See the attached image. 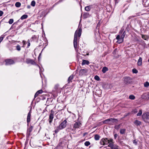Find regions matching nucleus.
<instances>
[{
	"label": "nucleus",
	"mask_w": 149,
	"mask_h": 149,
	"mask_svg": "<svg viewBox=\"0 0 149 149\" xmlns=\"http://www.w3.org/2000/svg\"><path fill=\"white\" fill-rule=\"evenodd\" d=\"M6 65H10L14 63V61L11 59H7L5 60Z\"/></svg>",
	"instance_id": "obj_5"
},
{
	"label": "nucleus",
	"mask_w": 149,
	"mask_h": 149,
	"mask_svg": "<svg viewBox=\"0 0 149 149\" xmlns=\"http://www.w3.org/2000/svg\"><path fill=\"white\" fill-rule=\"evenodd\" d=\"M142 113V109H140L138 113L137 114V116H140L141 115Z\"/></svg>",
	"instance_id": "obj_31"
},
{
	"label": "nucleus",
	"mask_w": 149,
	"mask_h": 149,
	"mask_svg": "<svg viewBox=\"0 0 149 149\" xmlns=\"http://www.w3.org/2000/svg\"><path fill=\"white\" fill-rule=\"evenodd\" d=\"M39 94L38 93H37V92L36 93L35 95V96H34V97H37L38 95Z\"/></svg>",
	"instance_id": "obj_51"
},
{
	"label": "nucleus",
	"mask_w": 149,
	"mask_h": 149,
	"mask_svg": "<svg viewBox=\"0 0 149 149\" xmlns=\"http://www.w3.org/2000/svg\"><path fill=\"white\" fill-rule=\"evenodd\" d=\"M133 112L134 113H136L138 111L136 109H135L133 111Z\"/></svg>",
	"instance_id": "obj_48"
},
{
	"label": "nucleus",
	"mask_w": 149,
	"mask_h": 149,
	"mask_svg": "<svg viewBox=\"0 0 149 149\" xmlns=\"http://www.w3.org/2000/svg\"><path fill=\"white\" fill-rule=\"evenodd\" d=\"M25 42H26L25 41H24V40H23V42L24 43V45L25 44Z\"/></svg>",
	"instance_id": "obj_58"
},
{
	"label": "nucleus",
	"mask_w": 149,
	"mask_h": 149,
	"mask_svg": "<svg viewBox=\"0 0 149 149\" xmlns=\"http://www.w3.org/2000/svg\"><path fill=\"white\" fill-rule=\"evenodd\" d=\"M141 97L144 99H149V93H145L142 95Z\"/></svg>",
	"instance_id": "obj_7"
},
{
	"label": "nucleus",
	"mask_w": 149,
	"mask_h": 149,
	"mask_svg": "<svg viewBox=\"0 0 149 149\" xmlns=\"http://www.w3.org/2000/svg\"><path fill=\"white\" fill-rule=\"evenodd\" d=\"M31 8V6H29V5H28V6H27V8H28L29 9V8Z\"/></svg>",
	"instance_id": "obj_57"
},
{
	"label": "nucleus",
	"mask_w": 149,
	"mask_h": 149,
	"mask_svg": "<svg viewBox=\"0 0 149 149\" xmlns=\"http://www.w3.org/2000/svg\"><path fill=\"white\" fill-rule=\"evenodd\" d=\"M147 36L146 35H142V38L145 40H146Z\"/></svg>",
	"instance_id": "obj_42"
},
{
	"label": "nucleus",
	"mask_w": 149,
	"mask_h": 149,
	"mask_svg": "<svg viewBox=\"0 0 149 149\" xmlns=\"http://www.w3.org/2000/svg\"><path fill=\"white\" fill-rule=\"evenodd\" d=\"M67 121L66 120H64L58 126V128L61 130L65 128L67 125Z\"/></svg>",
	"instance_id": "obj_3"
},
{
	"label": "nucleus",
	"mask_w": 149,
	"mask_h": 149,
	"mask_svg": "<svg viewBox=\"0 0 149 149\" xmlns=\"http://www.w3.org/2000/svg\"><path fill=\"white\" fill-rule=\"evenodd\" d=\"M84 144L85 146H87L90 145V143L89 141H87Z\"/></svg>",
	"instance_id": "obj_34"
},
{
	"label": "nucleus",
	"mask_w": 149,
	"mask_h": 149,
	"mask_svg": "<svg viewBox=\"0 0 149 149\" xmlns=\"http://www.w3.org/2000/svg\"><path fill=\"white\" fill-rule=\"evenodd\" d=\"M59 86V85L58 84H56V85L55 86V87H54V88H55L56 89V90H57L58 89V87Z\"/></svg>",
	"instance_id": "obj_46"
},
{
	"label": "nucleus",
	"mask_w": 149,
	"mask_h": 149,
	"mask_svg": "<svg viewBox=\"0 0 149 149\" xmlns=\"http://www.w3.org/2000/svg\"><path fill=\"white\" fill-rule=\"evenodd\" d=\"M81 31L82 30L80 28L78 29V36L79 37H80L81 35Z\"/></svg>",
	"instance_id": "obj_27"
},
{
	"label": "nucleus",
	"mask_w": 149,
	"mask_h": 149,
	"mask_svg": "<svg viewBox=\"0 0 149 149\" xmlns=\"http://www.w3.org/2000/svg\"><path fill=\"white\" fill-rule=\"evenodd\" d=\"M144 86L145 87H147L149 86V83L148 81L146 82L144 84Z\"/></svg>",
	"instance_id": "obj_26"
},
{
	"label": "nucleus",
	"mask_w": 149,
	"mask_h": 149,
	"mask_svg": "<svg viewBox=\"0 0 149 149\" xmlns=\"http://www.w3.org/2000/svg\"><path fill=\"white\" fill-rule=\"evenodd\" d=\"M104 145L107 144L109 143V141L107 138H106L104 139Z\"/></svg>",
	"instance_id": "obj_19"
},
{
	"label": "nucleus",
	"mask_w": 149,
	"mask_h": 149,
	"mask_svg": "<svg viewBox=\"0 0 149 149\" xmlns=\"http://www.w3.org/2000/svg\"><path fill=\"white\" fill-rule=\"evenodd\" d=\"M120 128V125H116L115 126V128L116 129L118 130Z\"/></svg>",
	"instance_id": "obj_40"
},
{
	"label": "nucleus",
	"mask_w": 149,
	"mask_h": 149,
	"mask_svg": "<svg viewBox=\"0 0 149 149\" xmlns=\"http://www.w3.org/2000/svg\"><path fill=\"white\" fill-rule=\"evenodd\" d=\"M37 92V93H38L39 94H40L42 93L43 91L42 90H40L38 91Z\"/></svg>",
	"instance_id": "obj_45"
},
{
	"label": "nucleus",
	"mask_w": 149,
	"mask_h": 149,
	"mask_svg": "<svg viewBox=\"0 0 149 149\" xmlns=\"http://www.w3.org/2000/svg\"><path fill=\"white\" fill-rule=\"evenodd\" d=\"M81 124V123L79 122H76L74 125V127L75 128H79Z\"/></svg>",
	"instance_id": "obj_12"
},
{
	"label": "nucleus",
	"mask_w": 149,
	"mask_h": 149,
	"mask_svg": "<svg viewBox=\"0 0 149 149\" xmlns=\"http://www.w3.org/2000/svg\"><path fill=\"white\" fill-rule=\"evenodd\" d=\"M73 75H71L68 78V83H70V82H71L72 80L73 79Z\"/></svg>",
	"instance_id": "obj_22"
},
{
	"label": "nucleus",
	"mask_w": 149,
	"mask_h": 149,
	"mask_svg": "<svg viewBox=\"0 0 149 149\" xmlns=\"http://www.w3.org/2000/svg\"><path fill=\"white\" fill-rule=\"evenodd\" d=\"M95 79L97 81H99L100 80L99 77L97 75H96L94 77Z\"/></svg>",
	"instance_id": "obj_38"
},
{
	"label": "nucleus",
	"mask_w": 149,
	"mask_h": 149,
	"mask_svg": "<svg viewBox=\"0 0 149 149\" xmlns=\"http://www.w3.org/2000/svg\"><path fill=\"white\" fill-rule=\"evenodd\" d=\"M142 118L145 121L149 123V113H144L142 115Z\"/></svg>",
	"instance_id": "obj_2"
},
{
	"label": "nucleus",
	"mask_w": 149,
	"mask_h": 149,
	"mask_svg": "<svg viewBox=\"0 0 149 149\" xmlns=\"http://www.w3.org/2000/svg\"><path fill=\"white\" fill-rule=\"evenodd\" d=\"M54 114L52 113H50V115H49V118L48 120L50 124H51L52 122L53 119L54 118Z\"/></svg>",
	"instance_id": "obj_8"
},
{
	"label": "nucleus",
	"mask_w": 149,
	"mask_h": 149,
	"mask_svg": "<svg viewBox=\"0 0 149 149\" xmlns=\"http://www.w3.org/2000/svg\"><path fill=\"white\" fill-rule=\"evenodd\" d=\"M36 2L35 1H32L31 3V5L33 6H35Z\"/></svg>",
	"instance_id": "obj_36"
},
{
	"label": "nucleus",
	"mask_w": 149,
	"mask_h": 149,
	"mask_svg": "<svg viewBox=\"0 0 149 149\" xmlns=\"http://www.w3.org/2000/svg\"><path fill=\"white\" fill-rule=\"evenodd\" d=\"M118 136V134H116L114 135V138L115 139H116Z\"/></svg>",
	"instance_id": "obj_50"
},
{
	"label": "nucleus",
	"mask_w": 149,
	"mask_h": 149,
	"mask_svg": "<svg viewBox=\"0 0 149 149\" xmlns=\"http://www.w3.org/2000/svg\"><path fill=\"white\" fill-rule=\"evenodd\" d=\"M61 130V129H60L59 128H58V126L57 127V129L55 130L54 131V132H55V133H57L60 130Z\"/></svg>",
	"instance_id": "obj_39"
},
{
	"label": "nucleus",
	"mask_w": 149,
	"mask_h": 149,
	"mask_svg": "<svg viewBox=\"0 0 149 149\" xmlns=\"http://www.w3.org/2000/svg\"><path fill=\"white\" fill-rule=\"evenodd\" d=\"M77 37L74 36V42H77Z\"/></svg>",
	"instance_id": "obj_47"
},
{
	"label": "nucleus",
	"mask_w": 149,
	"mask_h": 149,
	"mask_svg": "<svg viewBox=\"0 0 149 149\" xmlns=\"http://www.w3.org/2000/svg\"><path fill=\"white\" fill-rule=\"evenodd\" d=\"M129 98L131 100H134L135 98V97L133 95H131L129 97Z\"/></svg>",
	"instance_id": "obj_28"
},
{
	"label": "nucleus",
	"mask_w": 149,
	"mask_h": 149,
	"mask_svg": "<svg viewBox=\"0 0 149 149\" xmlns=\"http://www.w3.org/2000/svg\"><path fill=\"white\" fill-rule=\"evenodd\" d=\"M32 129L33 127L32 126H31L28 129L27 133L29 134V135L30 134L31 132L32 131Z\"/></svg>",
	"instance_id": "obj_18"
},
{
	"label": "nucleus",
	"mask_w": 149,
	"mask_h": 149,
	"mask_svg": "<svg viewBox=\"0 0 149 149\" xmlns=\"http://www.w3.org/2000/svg\"><path fill=\"white\" fill-rule=\"evenodd\" d=\"M113 143H109V146L111 148H112V147L114 145V144H113Z\"/></svg>",
	"instance_id": "obj_44"
},
{
	"label": "nucleus",
	"mask_w": 149,
	"mask_h": 149,
	"mask_svg": "<svg viewBox=\"0 0 149 149\" xmlns=\"http://www.w3.org/2000/svg\"><path fill=\"white\" fill-rule=\"evenodd\" d=\"M108 70V68L106 67H104L103 68L102 71L103 73H105L106 71Z\"/></svg>",
	"instance_id": "obj_17"
},
{
	"label": "nucleus",
	"mask_w": 149,
	"mask_h": 149,
	"mask_svg": "<svg viewBox=\"0 0 149 149\" xmlns=\"http://www.w3.org/2000/svg\"><path fill=\"white\" fill-rule=\"evenodd\" d=\"M91 9V6H88L85 8V10L87 11H89Z\"/></svg>",
	"instance_id": "obj_16"
},
{
	"label": "nucleus",
	"mask_w": 149,
	"mask_h": 149,
	"mask_svg": "<svg viewBox=\"0 0 149 149\" xmlns=\"http://www.w3.org/2000/svg\"><path fill=\"white\" fill-rule=\"evenodd\" d=\"M30 43L29 42L28 44L27 47H29L30 46Z\"/></svg>",
	"instance_id": "obj_56"
},
{
	"label": "nucleus",
	"mask_w": 149,
	"mask_h": 149,
	"mask_svg": "<svg viewBox=\"0 0 149 149\" xmlns=\"http://www.w3.org/2000/svg\"><path fill=\"white\" fill-rule=\"evenodd\" d=\"M90 15L88 13H84L83 15V17L84 18H86L90 17Z\"/></svg>",
	"instance_id": "obj_15"
},
{
	"label": "nucleus",
	"mask_w": 149,
	"mask_h": 149,
	"mask_svg": "<svg viewBox=\"0 0 149 149\" xmlns=\"http://www.w3.org/2000/svg\"><path fill=\"white\" fill-rule=\"evenodd\" d=\"M109 142H110L111 143H113V139H110V140H109Z\"/></svg>",
	"instance_id": "obj_52"
},
{
	"label": "nucleus",
	"mask_w": 149,
	"mask_h": 149,
	"mask_svg": "<svg viewBox=\"0 0 149 149\" xmlns=\"http://www.w3.org/2000/svg\"><path fill=\"white\" fill-rule=\"evenodd\" d=\"M13 19H10L8 21V23L10 24H12L13 22Z\"/></svg>",
	"instance_id": "obj_35"
},
{
	"label": "nucleus",
	"mask_w": 149,
	"mask_h": 149,
	"mask_svg": "<svg viewBox=\"0 0 149 149\" xmlns=\"http://www.w3.org/2000/svg\"><path fill=\"white\" fill-rule=\"evenodd\" d=\"M134 123L136 125H140L141 124V123L140 121L137 120H136L134 122Z\"/></svg>",
	"instance_id": "obj_29"
},
{
	"label": "nucleus",
	"mask_w": 149,
	"mask_h": 149,
	"mask_svg": "<svg viewBox=\"0 0 149 149\" xmlns=\"http://www.w3.org/2000/svg\"><path fill=\"white\" fill-rule=\"evenodd\" d=\"M123 30H124L123 29H121L120 30L119 33H122L123 32Z\"/></svg>",
	"instance_id": "obj_55"
},
{
	"label": "nucleus",
	"mask_w": 149,
	"mask_h": 149,
	"mask_svg": "<svg viewBox=\"0 0 149 149\" xmlns=\"http://www.w3.org/2000/svg\"><path fill=\"white\" fill-rule=\"evenodd\" d=\"M87 70L86 69H82L79 71V74L81 75L85 74L87 72Z\"/></svg>",
	"instance_id": "obj_9"
},
{
	"label": "nucleus",
	"mask_w": 149,
	"mask_h": 149,
	"mask_svg": "<svg viewBox=\"0 0 149 149\" xmlns=\"http://www.w3.org/2000/svg\"><path fill=\"white\" fill-rule=\"evenodd\" d=\"M74 46V48L76 49L77 47V42H73Z\"/></svg>",
	"instance_id": "obj_33"
},
{
	"label": "nucleus",
	"mask_w": 149,
	"mask_h": 149,
	"mask_svg": "<svg viewBox=\"0 0 149 149\" xmlns=\"http://www.w3.org/2000/svg\"><path fill=\"white\" fill-rule=\"evenodd\" d=\"M125 83L126 84H128L132 82L131 79L129 77H125L124 78Z\"/></svg>",
	"instance_id": "obj_4"
},
{
	"label": "nucleus",
	"mask_w": 149,
	"mask_h": 149,
	"mask_svg": "<svg viewBox=\"0 0 149 149\" xmlns=\"http://www.w3.org/2000/svg\"><path fill=\"white\" fill-rule=\"evenodd\" d=\"M15 5L17 7H19L21 6V3L20 2H17L16 3Z\"/></svg>",
	"instance_id": "obj_24"
},
{
	"label": "nucleus",
	"mask_w": 149,
	"mask_h": 149,
	"mask_svg": "<svg viewBox=\"0 0 149 149\" xmlns=\"http://www.w3.org/2000/svg\"><path fill=\"white\" fill-rule=\"evenodd\" d=\"M16 49L18 51H20L21 50V47L19 45H17L16 46Z\"/></svg>",
	"instance_id": "obj_41"
},
{
	"label": "nucleus",
	"mask_w": 149,
	"mask_h": 149,
	"mask_svg": "<svg viewBox=\"0 0 149 149\" xmlns=\"http://www.w3.org/2000/svg\"><path fill=\"white\" fill-rule=\"evenodd\" d=\"M28 17V15H23L21 17L20 19H26Z\"/></svg>",
	"instance_id": "obj_25"
},
{
	"label": "nucleus",
	"mask_w": 149,
	"mask_h": 149,
	"mask_svg": "<svg viewBox=\"0 0 149 149\" xmlns=\"http://www.w3.org/2000/svg\"><path fill=\"white\" fill-rule=\"evenodd\" d=\"M142 64V58L140 57L137 62V64L139 66H141Z\"/></svg>",
	"instance_id": "obj_14"
},
{
	"label": "nucleus",
	"mask_w": 149,
	"mask_h": 149,
	"mask_svg": "<svg viewBox=\"0 0 149 149\" xmlns=\"http://www.w3.org/2000/svg\"><path fill=\"white\" fill-rule=\"evenodd\" d=\"M85 135V134H84V136Z\"/></svg>",
	"instance_id": "obj_60"
},
{
	"label": "nucleus",
	"mask_w": 149,
	"mask_h": 149,
	"mask_svg": "<svg viewBox=\"0 0 149 149\" xmlns=\"http://www.w3.org/2000/svg\"><path fill=\"white\" fill-rule=\"evenodd\" d=\"M118 120L116 119L110 118L107 119L103 121L104 124H109L113 125L114 123H117Z\"/></svg>",
	"instance_id": "obj_1"
},
{
	"label": "nucleus",
	"mask_w": 149,
	"mask_h": 149,
	"mask_svg": "<svg viewBox=\"0 0 149 149\" xmlns=\"http://www.w3.org/2000/svg\"><path fill=\"white\" fill-rule=\"evenodd\" d=\"M78 31L77 30L74 33V36L77 37V35H78Z\"/></svg>",
	"instance_id": "obj_43"
},
{
	"label": "nucleus",
	"mask_w": 149,
	"mask_h": 149,
	"mask_svg": "<svg viewBox=\"0 0 149 149\" xmlns=\"http://www.w3.org/2000/svg\"><path fill=\"white\" fill-rule=\"evenodd\" d=\"M31 116V110H30L28 114L27 117V121L28 123L30 121Z\"/></svg>",
	"instance_id": "obj_13"
},
{
	"label": "nucleus",
	"mask_w": 149,
	"mask_h": 149,
	"mask_svg": "<svg viewBox=\"0 0 149 149\" xmlns=\"http://www.w3.org/2000/svg\"><path fill=\"white\" fill-rule=\"evenodd\" d=\"M116 39L118 40L117 41V43H122V42H120V41H119L120 40V39H121V38H120V36L119 35H118L116 37Z\"/></svg>",
	"instance_id": "obj_21"
},
{
	"label": "nucleus",
	"mask_w": 149,
	"mask_h": 149,
	"mask_svg": "<svg viewBox=\"0 0 149 149\" xmlns=\"http://www.w3.org/2000/svg\"><path fill=\"white\" fill-rule=\"evenodd\" d=\"M104 138L102 139L100 141V143L101 145H104Z\"/></svg>",
	"instance_id": "obj_32"
},
{
	"label": "nucleus",
	"mask_w": 149,
	"mask_h": 149,
	"mask_svg": "<svg viewBox=\"0 0 149 149\" xmlns=\"http://www.w3.org/2000/svg\"><path fill=\"white\" fill-rule=\"evenodd\" d=\"M131 17H129V19H130Z\"/></svg>",
	"instance_id": "obj_59"
},
{
	"label": "nucleus",
	"mask_w": 149,
	"mask_h": 149,
	"mask_svg": "<svg viewBox=\"0 0 149 149\" xmlns=\"http://www.w3.org/2000/svg\"><path fill=\"white\" fill-rule=\"evenodd\" d=\"M3 14V12L1 10H0V17Z\"/></svg>",
	"instance_id": "obj_49"
},
{
	"label": "nucleus",
	"mask_w": 149,
	"mask_h": 149,
	"mask_svg": "<svg viewBox=\"0 0 149 149\" xmlns=\"http://www.w3.org/2000/svg\"><path fill=\"white\" fill-rule=\"evenodd\" d=\"M100 138V136L98 134H95V135L94 139L96 140H99Z\"/></svg>",
	"instance_id": "obj_23"
},
{
	"label": "nucleus",
	"mask_w": 149,
	"mask_h": 149,
	"mask_svg": "<svg viewBox=\"0 0 149 149\" xmlns=\"http://www.w3.org/2000/svg\"><path fill=\"white\" fill-rule=\"evenodd\" d=\"M26 62L27 64L31 63V64L35 65L36 64V63L34 61L29 58L26 59Z\"/></svg>",
	"instance_id": "obj_6"
},
{
	"label": "nucleus",
	"mask_w": 149,
	"mask_h": 149,
	"mask_svg": "<svg viewBox=\"0 0 149 149\" xmlns=\"http://www.w3.org/2000/svg\"><path fill=\"white\" fill-rule=\"evenodd\" d=\"M126 34V32L125 31H124L123 32L122 35L121 36V39L120 40H119V41H120V42H122L123 41V39L125 37V35Z\"/></svg>",
	"instance_id": "obj_10"
},
{
	"label": "nucleus",
	"mask_w": 149,
	"mask_h": 149,
	"mask_svg": "<svg viewBox=\"0 0 149 149\" xmlns=\"http://www.w3.org/2000/svg\"><path fill=\"white\" fill-rule=\"evenodd\" d=\"M118 146L115 145H114L112 148H111V149H118Z\"/></svg>",
	"instance_id": "obj_30"
},
{
	"label": "nucleus",
	"mask_w": 149,
	"mask_h": 149,
	"mask_svg": "<svg viewBox=\"0 0 149 149\" xmlns=\"http://www.w3.org/2000/svg\"><path fill=\"white\" fill-rule=\"evenodd\" d=\"M133 143H135V144H136L137 143V142L135 140H134L133 141Z\"/></svg>",
	"instance_id": "obj_54"
},
{
	"label": "nucleus",
	"mask_w": 149,
	"mask_h": 149,
	"mask_svg": "<svg viewBox=\"0 0 149 149\" xmlns=\"http://www.w3.org/2000/svg\"><path fill=\"white\" fill-rule=\"evenodd\" d=\"M132 71L133 73H137L138 72L137 70L135 68L133 69Z\"/></svg>",
	"instance_id": "obj_37"
},
{
	"label": "nucleus",
	"mask_w": 149,
	"mask_h": 149,
	"mask_svg": "<svg viewBox=\"0 0 149 149\" xmlns=\"http://www.w3.org/2000/svg\"><path fill=\"white\" fill-rule=\"evenodd\" d=\"M126 131V129H121L120 131V133L121 134H124Z\"/></svg>",
	"instance_id": "obj_20"
},
{
	"label": "nucleus",
	"mask_w": 149,
	"mask_h": 149,
	"mask_svg": "<svg viewBox=\"0 0 149 149\" xmlns=\"http://www.w3.org/2000/svg\"><path fill=\"white\" fill-rule=\"evenodd\" d=\"M89 64V62L88 61L84 59H83L82 60V62L81 63L82 65H84L86 64L88 65Z\"/></svg>",
	"instance_id": "obj_11"
},
{
	"label": "nucleus",
	"mask_w": 149,
	"mask_h": 149,
	"mask_svg": "<svg viewBox=\"0 0 149 149\" xmlns=\"http://www.w3.org/2000/svg\"><path fill=\"white\" fill-rule=\"evenodd\" d=\"M119 0H115V3L116 4V3H118Z\"/></svg>",
	"instance_id": "obj_53"
}]
</instances>
